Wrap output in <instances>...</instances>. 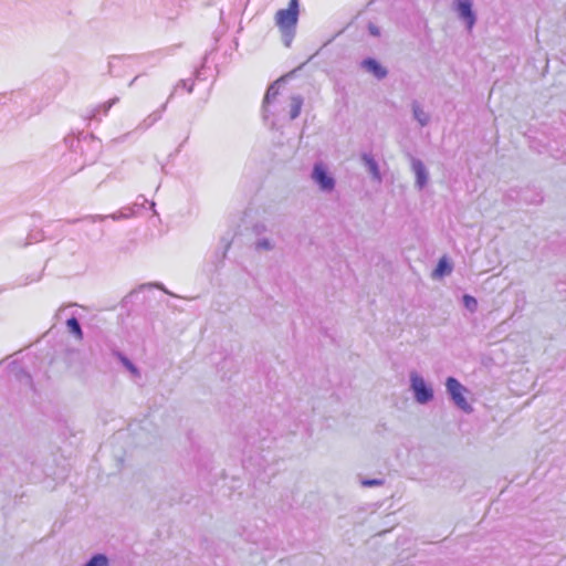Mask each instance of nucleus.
<instances>
[{"label":"nucleus","mask_w":566,"mask_h":566,"mask_svg":"<svg viewBox=\"0 0 566 566\" xmlns=\"http://www.w3.org/2000/svg\"><path fill=\"white\" fill-rule=\"evenodd\" d=\"M134 213L135 211L133 208H124L123 210L111 214H87L77 219H67L65 222L69 224L81 223V230L88 240L99 241L104 237V229L96 227V222H103L108 218L117 221L120 219L129 218Z\"/></svg>","instance_id":"f257e3e1"},{"label":"nucleus","mask_w":566,"mask_h":566,"mask_svg":"<svg viewBox=\"0 0 566 566\" xmlns=\"http://www.w3.org/2000/svg\"><path fill=\"white\" fill-rule=\"evenodd\" d=\"M300 3L298 0H291L286 9H280L274 17L275 25L282 33V40L285 46H290L295 35L298 21Z\"/></svg>","instance_id":"f03ea898"},{"label":"nucleus","mask_w":566,"mask_h":566,"mask_svg":"<svg viewBox=\"0 0 566 566\" xmlns=\"http://www.w3.org/2000/svg\"><path fill=\"white\" fill-rule=\"evenodd\" d=\"M64 143L73 153H77L78 150L81 151L84 157L82 165L93 163L96 155L102 149L101 140L88 134L82 135L81 137L67 135L64 138Z\"/></svg>","instance_id":"7ed1b4c3"},{"label":"nucleus","mask_w":566,"mask_h":566,"mask_svg":"<svg viewBox=\"0 0 566 566\" xmlns=\"http://www.w3.org/2000/svg\"><path fill=\"white\" fill-rule=\"evenodd\" d=\"M447 392L453 403L462 411L470 413L472 407L464 397L467 388L454 377H448L446 380Z\"/></svg>","instance_id":"20e7f679"},{"label":"nucleus","mask_w":566,"mask_h":566,"mask_svg":"<svg viewBox=\"0 0 566 566\" xmlns=\"http://www.w3.org/2000/svg\"><path fill=\"white\" fill-rule=\"evenodd\" d=\"M410 388L413 392L415 400L420 405H426L433 399L432 387L417 373L410 374Z\"/></svg>","instance_id":"39448f33"},{"label":"nucleus","mask_w":566,"mask_h":566,"mask_svg":"<svg viewBox=\"0 0 566 566\" xmlns=\"http://www.w3.org/2000/svg\"><path fill=\"white\" fill-rule=\"evenodd\" d=\"M453 10L457 12L459 19L465 23L467 29L471 31L476 22L472 0H453Z\"/></svg>","instance_id":"423d86ee"},{"label":"nucleus","mask_w":566,"mask_h":566,"mask_svg":"<svg viewBox=\"0 0 566 566\" xmlns=\"http://www.w3.org/2000/svg\"><path fill=\"white\" fill-rule=\"evenodd\" d=\"M142 57L132 56V55H123V56H112L108 61V72L111 74L115 73L116 69L120 65L130 66Z\"/></svg>","instance_id":"0eeeda50"},{"label":"nucleus","mask_w":566,"mask_h":566,"mask_svg":"<svg viewBox=\"0 0 566 566\" xmlns=\"http://www.w3.org/2000/svg\"><path fill=\"white\" fill-rule=\"evenodd\" d=\"M363 67L375 75L378 80H381L386 77L387 71L385 67H382L376 60L374 59H366L361 63Z\"/></svg>","instance_id":"6e6552de"},{"label":"nucleus","mask_w":566,"mask_h":566,"mask_svg":"<svg viewBox=\"0 0 566 566\" xmlns=\"http://www.w3.org/2000/svg\"><path fill=\"white\" fill-rule=\"evenodd\" d=\"M413 118L419 123L421 127L427 126L430 123V114L423 109V107L413 101L411 104Z\"/></svg>","instance_id":"1a4fd4ad"},{"label":"nucleus","mask_w":566,"mask_h":566,"mask_svg":"<svg viewBox=\"0 0 566 566\" xmlns=\"http://www.w3.org/2000/svg\"><path fill=\"white\" fill-rule=\"evenodd\" d=\"M518 199L527 205H539L544 200L542 192L531 189L522 190L518 195Z\"/></svg>","instance_id":"9d476101"},{"label":"nucleus","mask_w":566,"mask_h":566,"mask_svg":"<svg viewBox=\"0 0 566 566\" xmlns=\"http://www.w3.org/2000/svg\"><path fill=\"white\" fill-rule=\"evenodd\" d=\"M453 266L447 256L439 259L436 269L433 270V277H443L451 274Z\"/></svg>","instance_id":"9b49d317"},{"label":"nucleus","mask_w":566,"mask_h":566,"mask_svg":"<svg viewBox=\"0 0 566 566\" xmlns=\"http://www.w3.org/2000/svg\"><path fill=\"white\" fill-rule=\"evenodd\" d=\"M66 327L69 333L78 342L83 340L84 333L78 319L75 316H72L66 319Z\"/></svg>","instance_id":"f8f14e48"},{"label":"nucleus","mask_w":566,"mask_h":566,"mask_svg":"<svg viewBox=\"0 0 566 566\" xmlns=\"http://www.w3.org/2000/svg\"><path fill=\"white\" fill-rule=\"evenodd\" d=\"M119 102L118 97H113L107 102H104L99 105H97L95 108L92 109L90 118H96L99 113H103V115H107L112 106L117 104Z\"/></svg>","instance_id":"ddd939ff"},{"label":"nucleus","mask_w":566,"mask_h":566,"mask_svg":"<svg viewBox=\"0 0 566 566\" xmlns=\"http://www.w3.org/2000/svg\"><path fill=\"white\" fill-rule=\"evenodd\" d=\"M361 161L371 177H379V169L376 160L370 154H363Z\"/></svg>","instance_id":"4468645a"},{"label":"nucleus","mask_w":566,"mask_h":566,"mask_svg":"<svg viewBox=\"0 0 566 566\" xmlns=\"http://www.w3.org/2000/svg\"><path fill=\"white\" fill-rule=\"evenodd\" d=\"M279 86L280 81L274 82L270 87L268 88L264 101H263V112H266L268 106L271 104V102L279 94Z\"/></svg>","instance_id":"2eb2a0df"},{"label":"nucleus","mask_w":566,"mask_h":566,"mask_svg":"<svg viewBox=\"0 0 566 566\" xmlns=\"http://www.w3.org/2000/svg\"><path fill=\"white\" fill-rule=\"evenodd\" d=\"M302 106H303V97L301 95H294L291 97V105H290L291 119H295L296 117H298Z\"/></svg>","instance_id":"dca6fc26"},{"label":"nucleus","mask_w":566,"mask_h":566,"mask_svg":"<svg viewBox=\"0 0 566 566\" xmlns=\"http://www.w3.org/2000/svg\"><path fill=\"white\" fill-rule=\"evenodd\" d=\"M116 356L128 371H130L135 376L139 375V369L126 355H124L120 352H117Z\"/></svg>","instance_id":"f3484780"},{"label":"nucleus","mask_w":566,"mask_h":566,"mask_svg":"<svg viewBox=\"0 0 566 566\" xmlns=\"http://www.w3.org/2000/svg\"><path fill=\"white\" fill-rule=\"evenodd\" d=\"M83 566H109V559L104 554H95Z\"/></svg>","instance_id":"a211bd4d"},{"label":"nucleus","mask_w":566,"mask_h":566,"mask_svg":"<svg viewBox=\"0 0 566 566\" xmlns=\"http://www.w3.org/2000/svg\"><path fill=\"white\" fill-rule=\"evenodd\" d=\"M166 105H163L161 109L154 112L150 114L147 118L144 119V122L139 125L143 129H147L150 126H153L160 117L163 112L165 111Z\"/></svg>","instance_id":"6ab92c4d"},{"label":"nucleus","mask_w":566,"mask_h":566,"mask_svg":"<svg viewBox=\"0 0 566 566\" xmlns=\"http://www.w3.org/2000/svg\"><path fill=\"white\" fill-rule=\"evenodd\" d=\"M256 251H271L274 249V243L268 238L258 239L254 243Z\"/></svg>","instance_id":"aec40b11"},{"label":"nucleus","mask_w":566,"mask_h":566,"mask_svg":"<svg viewBox=\"0 0 566 566\" xmlns=\"http://www.w3.org/2000/svg\"><path fill=\"white\" fill-rule=\"evenodd\" d=\"M321 191L331 192L335 188L336 179H314Z\"/></svg>","instance_id":"412c9836"},{"label":"nucleus","mask_w":566,"mask_h":566,"mask_svg":"<svg viewBox=\"0 0 566 566\" xmlns=\"http://www.w3.org/2000/svg\"><path fill=\"white\" fill-rule=\"evenodd\" d=\"M411 165H412V171L416 175V177H427L426 176L427 170L421 160L413 158Z\"/></svg>","instance_id":"4be33fe9"},{"label":"nucleus","mask_w":566,"mask_h":566,"mask_svg":"<svg viewBox=\"0 0 566 566\" xmlns=\"http://www.w3.org/2000/svg\"><path fill=\"white\" fill-rule=\"evenodd\" d=\"M462 300H463V305L468 311L473 313L478 310V301L475 297H473L469 294H464Z\"/></svg>","instance_id":"5701e85b"},{"label":"nucleus","mask_w":566,"mask_h":566,"mask_svg":"<svg viewBox=\"0 0 566 566\" xmlns=\"http://www.w3.org/2000/svg\"><path fill=\"white\" fill-rule=\"evenodd\" d=\"M311 177H327L326 168L323 163H316L314 165Z\"/></svg>","instance_id":"b1692460"},{"label":"nucleus","mask_w":566,"mask_h":566,"mask_svg":"<svg viewBox=\"0 0 566 566\" xmlns=\"http://www.w3.org/2000/svg\"><path fill=\"white\" fill-rule=\"evenodd\" d=\"M385 483L382 479H364L361 480V485L364 488H375L380 486Z\"/></svg>","instance_id":"393cba45"},{"label":"nucleus","mask_w":566,"mask_h":566,"mask_svg":"<svg viewBox=\"0 0 566 566\" xmlns=\"http://www.w3.org/2000/svg\"><path fill=\"white\" fill-rule=\"evenodd\" d=\"M179 87H182V88H186L188 93H191L192 92V88H193V82L190 81V80H181L178 82V84L175 86V91L174 93L179 88Z\"/></svg>","instance_id":"a878e982"},{"label":"nucleus","mask_w":566,"mask_h":566,"mask_svg":"<svg viewBox=\"0 0 566 566\" xmlns=\"http://www.w3.org/2000/svg\"><path fill=\"white\" fill-rule=\"evenodd\" d=\"M266 226L262 222H258L252 227V231L255 235H261L262 233L266 232Z\"/></svg>","instance_id":"bb28decb"},{"label":"nucleus","mask_w":566,"mask_h":566,"mask_svg":"<svg viewBox=\"0 0 566 566\" xmlns=\"http://www.w3.org/2000/svg\"><path fill=\"white\" fill-rule=\"evenodd\" d=\"M428 180L429 179H416V186L419 190H422L427 184H428Z\"/></svg>","instance_id":"cd10ccee"},{"label":"nucleus","mask_w":566,"mask_h":566,"mask_svg":"<svg viewBox=\"0 0 566 566\" xmlns=\"http://www.w3.org/2000/svg\"><path fill=\"white\" fill-rule=\"evenodd\" d=\"M41 239H42V235L40 233H36L35 235L30 234L29 241L27 242V244H31L33 241H40Z\"/></svg>","instance_id":"c85d7f7f"},{"label":"nucleus","mask_w":566,"mask_h":566,"mask_svg":"<svg viewBox=\"0 0 566 566\" xmlns=\"http://www.w3.org/2000/svg\"><path fill=\"white\" fill-rule=\"evenodd\" d=\"M369 32L373 34V35H378L379 34V30L377 27L370 24L369 25Z\"/></svg>","instance_id":"c756f323"},{"label":"nucleus","mask_w":566,"mask_h":566,"mask_svg":"<svg viewBox=\"0 0 566 566\" xmlns=\"http://www.w3.org/2000/svg\"><path fill=\"white\" fill-rule=\"evenodd\" d=\"M136 80H137V76H136L134 80H132V82H130V84H129V85H133V84L135 83V81H136Z\"/></svg>","instance_id":"7c9ffc66"}]
</instances>
